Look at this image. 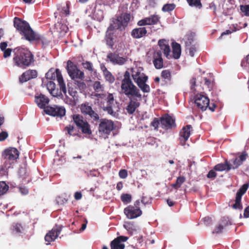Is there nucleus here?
Wrapping results in <instances>:
<instances>
[{
	"label": "nucleus",
	"mask_w": 249,
	"mask_h": 249,
	"mask_svg": "<svg viewBox=\"0 0 249 249\" xmlns=\"http://www.w3.org/2000/svg\"><path fill=\"white\" fill-rule=\"evenodd\" d=\"M14 25L25 39L30 42L36 41L37 43H41L43 45L47 43L46 39L35 32L27 21L15 17L14 19Z\"/></svg>",
	"instance_id": "f257e3e1"
},
{
	"label": "nucleus",
	"mask_w": 249,
	"mask_h": 249,
	"mask_svg": "<svg viewBox=\"0 0 249 249\" xmlns=\"http://www.w3.org/2000/svg\"><path fill=\"white\" fill-rule=\"evenodd\" d=\"M131 18V15L128 13H122L112 21L113 23L107 28L105 40L107 45L112 48L114 45L113 33L112 32L118 29L123 31L127 26Z\"/></svg>",
	"instance_id": "f03ea898"
},
{
	"label": "nucleus",
	"mask_w": 249,
	"mask_h": 249,
	"mask_svg": "<svg viewBox=\"0 0 249 249\" xmlns=\"http://www.w3.org/2000/svg\"><path fill=\"white\" fill-rule=\"evenodd\" d=\"M13 52V60L16 66L25 69L34 63V56L28 49L18 47L15 48Z\"/></svg>",
	"instance_id": "7ed1b4c3"
},
{
	"label": "nucleus",
	"mask_w": 249,
	"mask_h": 249,
	"mask_svg": "<svg viewBox=\"0 0 249 249\" xmlns=\"http://www.w3.org/2000/svg\"><path fill=\"white\" fill-rule=\"evenodd\" d=\"M121 92L128 98H136L140 101L142 95L139 88L133 83L131 77L130 73L128 71L124 72L121 81Z\"/></svg>",
	"instance_id": "20e7f679"
},
{
	"label": "nucleus",
	"mask_w": 249,
	"mask_h": 249,
	"mask_svg": "<svg viewBox=\"0 0 249 249\" xmlns=\"http://www.w3.org/2000/svg\"><path fill=\"white\" fill-rule=\"evenodd\" d=\"M94 96L97 98V104L104 111L113 116H115L116 112L113 110V107L116 101L112 93H96Z\"/></svg>",
	"instance_id": "39448f33"
},
{
	"label": "nucleus",
	"mask_w": 249,
	"mask_h": 249,
	"mask_svg": "<svg viewBox=\"0 0 249 249\" xmlns=\"http://www.w3.org/2000/svg\"><path fill=\"white\" fill-rule=\"evenodd\" d=\"M18 156L19 152L16 148L9 147L5 149L1 156V161L4 167L6 169L10 168L16 162Z\"/></svg>",
	"instance_id": "423d86ee"
},
{
	"label": "nucleus",
	"mask_w": 249,
	"mask_h": 249,
	"mask_svg": "<svg viewBox=\"0 0 249 249\" xmlns=\"http://www.w3.org/2000/svg\"><path fill=\"white\" fill-rule=\"evenodd\" d=\"M45 77L48 79L52 80H57L58 84L59 86L60 92H62L64 94L67 92V89L65 83L64 81L61 72L58 69L55 70L51 69L46 73Z\"/></svg>",
	"instance_id": "0eeeda50"
},
{
	"label": "nucleus",
	"mask_w": 249,
	"mask_h": 249,
	"mask_svg": "<svg viewBox=\"0 0 249 249\" xmlns=\"http://www.w3.org/2000/svg\"><path fill=\"white\" fill-rule=\"evenodd\" d=\"M140 200H137L133 205H130L124 209V213L128 219H134L142 214L140 209Z\"/></svg>",
	"instance_id": "6e6552de"
},
{
	"label": "nucleus",
	"mask_w": 249,
	"mask_h": 249,
	"mask_svg": "<svg viewBox=\"0 0 249 249\" xmlns=\"http://www.w3.org/2000/svg\"><path fill=\"white\" fill-rule=\"evenodd\" d=\"M67 70L69 76L73 80H83L85 78L84 72L71 60L67 62Z\"/></svg>",
	"instance_id": "1a4fd4ad"
},
{
	"label": "nucleus",
	"mask_w": 249,
	"mask_h": 249,
	"mask_svg": "<svg viewBox=\"0 0 249 249\" xmlns=\"http://www.w3.org/2000/svg\"><path fill=\"white\" fill-rule=\"evenodd\" d=\"M115 128L114 122L106 119H101L99 124L98 131L102 135H108Z\"/></svg>",
	"instance_id": "9d476101"
},
{
	"label": "nucleus",
	"mask_w": 249,
	"mask_h": 249,
	"mask_svg": "<svg viewBox=\"0 0 249 249\" xmlns=\"http://www.w3.org/2000/svg\"><path fill=\"white\" fill-rule=\"evenodd\" d=\"M44 111L49 115L60 118L64 116L66 114L65 107L56 105L48 106Z\"/></svg>",
	"instance_id": "9b49d317"
},
{
	"label": "nucleus",
	"mask_w": 249,
	"mask_h": 249,
	"mask_svg": "<svg viewBox=\"0 0 249 249\" xmlns=\"http://www.w3.org/2000/svg\"><path fill=\"white\" fill-rule=\"evenodd\" d=\"M195 103L197 107L201 110L205 111L210 104L209 98L202 94H197L195 97Z\"/></svg>",
	"instance_id": "f8f14e48"
},
{
	"label": "nucleus",
	"mask_w": 249,
	"mask_h": 249,
	"mask_svg": "<svg viewBox=\"0 0 249 249\" xmlns=\"http://www.w3.org/2000/svg\"><path fill=\"white\" fill-rule=\"evenodd\" d=\"M131 76L134 82L137 85L145 81L148 80V76L146 75L139 68H131L130 70Z\"/></svg>",
	"instance_id": "ddd939ff"
},
{
	"label": "nucleus",
	"mask_w": 249,
	"mask_h": 249,
	"mask_svg": "<svg viewBox=\"0 0 249 249\" xmlns=\"http://www.w3.org/2000/svg\"><path fill=\"white\" fill-rule=\"evenodd\" d=\"M81 111L85 115H88L94 121L99 120L98 114L94 111L92 107L88 103L82 104L80 107Z\"/></svg>",
	"instance_id": "4468645a"
},
{
	"label": "nucleus",
	"mask_w": 249,
	"mask_h": 249,
	"mask_svg": "<svg viewBox=\"0 0 249 249\" xmlns=\"http://www.w3.org/2000/svg\"><path fill=\"white\" fill-rule=\"evenodd\" d=\"M62 227L61 226H56L50 231L45 236V240L47 242V245L50 244L51 242L54 241L62 231Z\"/></svg>",
	"instance_id": "2eb2a0df"
},
{
	"label": "nucleus",
	"mask_w": 249,
	"mask_h": 249,
	"mask_svg": "<svg viewBox=\"0 0 249 249\" xmlns=\"http://www.w3.org/2000/svg\"><path fill=\"white\" fill-rule=\"evenodd\" d=\"M162 128L168 130L176 126L175 120L168 114H165L160 118Z\"/></svg>",
	"instance_id": "dca6fc26"
},
{
	"label": "nucleus",
	"mask_w": 249,
	"mask_h": 249,
	"mask_svg": "<svg viewBox=\"0 0 249 249\" xmlns=\"http://www.w3.org/2000/svg\"><path fill=\"white\" fill-rule=\"evenodd\" d=\"M192 128V125L188 124L183 127L179 132V137L178 140L180 144L185 146L186 142L188 140L191 134V129Z\"/></svg>",
	"instance_id": "f3484780"
},
{
	"label": "nucleus",
	"mask_w": 249,
	"mask_h": 249,
	"mask_svg": "<svg viewBox=\"0 0 249 249\" xmlns=\"http://www.w3.org/2000/svg\"><path fill=\"white\" fill-rule=\"evenodd\" d=\"M107 57L114 65H122L127 60V58L119 56L118 54L113 53H108Z\"/></svg>",
	"instance_id": "a211bd4d"
},
{
	"label": "nucleus",
	"mask_w": 249,
	"mask_h": 249,
	"mask_svg": "<svg viewBox=\"0 0 249 249\" xmlns=\"http://www.w3.org/2000/svg\"><path fill=\"white\" fill-rule=\"evenodd\" d=\"M229 225H231V223L229 218L226 217H222L215 226L212 233L216 234L221 233L224 229Z\"/></svg>",
	"instance_id": "6ab92c4d"
},
{
	"label": "nucleus",
	"mask_w": 249,
	"mask_h": 249,
	"mask_svg": "<svg viewBox=\"0 0 249 249\" xmlns=\"http://www.w3.org/2000/svg\"><path fill=\"white\" fill-rule=\"evenodd\" d=\"M158 44L165 57L168 59H171V49L167 40L164 39H160Z\"/></svg>",
	"instance_id": "aec40b11"
},
{
	"label": "nucleus",
	"mask_w": 249,
	"mask_h": 249,
	"mask_svg": "<svg viewBox=\"0 0 249 249\" xmlns=\"http://www.w3.org/2000/svg\"><path fill=\"white\" fill-rule=\"evenodd\" d=\"M128 237L124 236H120L115 238L110 243V249H124V244L122 242H125Z\"/></svg>",
	"instance_id": "412c9836"
},
{
	"label": "nucleus",
	"mask_w": 249,
	"mask_h": 249,
	"mask_svg": "<svg viewBox=\"0 0 249 249\" xmlns=\"http://www.w3.org/2000/svg\"><path fill=\"white\" fill-rule=\"evenodd\" d=\"M37 76V72L35 70H29L23 72L19 78V82L23 83Z\"/></svg>",
	"instance_id": "4be33fe9"
},
{
	"label": "nucleus",
	"mask_w": 249,
	"mask_h": 249,
	"mask_svg": "<svg viewBox=\"0 0 249 249\" xmlns=\"http://www.w3.org/2000/svg\"><path fill=\"white\" fill-rule=\"evenodd\" d=\"M160 18L158 15H154L139 20L137 24L140 26L154 25L160 21Z\"/></svg>",
	"instance_id": "5701e85b"
},
{
	"label": "nucleus",
	"mask_w": 249,
	"mask_h": 249,
	"mask_svg": "<svg viewBox=\"0 0 249 249\" xmlns=\"http://www.w3.org/2000/svg\"><path fill=\"white\" fill-rule=\"evenodd\" d=\"M129 102L125 109L129 115L133 114L140 105V102L135 98H128Z\"/></svg>",
	"instance_id": "b1692460"
},
{
	"label": "nucleus",
	"mask_w": 249,
	"mask_h": 249,
	"mask_svg": "<svg viewBox=\"0 0 249 249\" xmlns=\"http://www.w3.org/2000/svg\"><path fill=\"white\" fill-rule=\"evenodd\" d=\"M153 63L157 69H160L163 67V60L161 51H158L154 53Z\"/></svg>",
	"instance_id": "393cba45"
},
{
	"label": "nucleus",
	"mask_w": 249,
	"mask_h": 249,
	"mask_svg": "<svg viewBox=\"0 0 249 249\" xmlns=\"http://www.w3.org/2000/svg\"><path fill=\"white\" fill-rule=\"evenodd\" d=\"M35 101L39 108L45 109L47 107L46 105L49 102V99L44 95L40 93L38 95L35 96Z\"/></svg>",
	"instance_id": "a878e982"
},
{
	"label": "nucleus",
	"mask_w": 249,
	"mask_h": 249,
	"mask_svg": "<svg viewBox=\"0 0 249 249\" xmlns=\"http://www.w3.org/2000/svg\"><path fill=\"white\" fill-rule=\"evenodd\" d=\"M172 54H171L172 58L175 59H178L181 55V46L180 45L176 42H173L172 43Z\"/></svg>",
	"instance_id": "bb28decb"
},
{
	"label": "nucleus",
	"mask_w": 249,
	"mask_h": 249,
	"mask_svg": "<svg viewBox=\"0 0 249 249\" xmlns=\"http://www.w3.org/2000/svg\"><path fill=\"white\" fill-rule=\"evenodd\" d=\"M24 231V228L21 224L18 223H13L10 227V231L12 235H20Z\"/></svg>",
	"instance_id": "cd10ccee"
},
{
	"label": "nucleus",
	"mask_w": 249,
	"mask_h": 249,
	"mask_svg": "<svg viewBox=\"0 0 249 249\" xmlns=\"http://www.w3.org/2000/svg\"><path fill=\"white\" fill-rule=\"evenodd\" d=\"M147 30L145 27L134 29L131 32V36L134 38H140L145 36Z\"/></svg>",
	"instance_id": "c85d7f7f"
},
{
	"label": "nucleus",
	"mask_w": 249,
	"mask_h": 249,
	"mask_svg": "<svg viewBox=\"0 0 249 249\" xmlns=\"http://www.w3.org/2000/svg\"><path fill=\"white\" fill-rule=\"evenodd\" d=\"M101 69L103 71V75L105 80L110 84L113 83L115 81L114 76L109 71H108L105 65H101Z\"/></svg>",
	"instance_id": "c756f323"
},
{
	"label": "nucleus",
	"mask_w": 249,
	"mask_h": 249,
	"mask_svg": "<svg viewBox=\"0 0 249 249\" xmlns=\"http://www.w3.org/2000/svg\"><path fill=\"white\" fill-rule=\"evenodd\" d=\"M47 89L50 93L54 97H57L61 94L57 89H55V84L53 81H50L48 82L46 85Z\"/></svg>",
	"instance_id": "7c9ffc66"
},
{
	"label": "nucleus",
	"mask_w": 249,
	"mask_h": 249,
	"mask_svg": "<svg viewBox=\"0 0 249 249\" xmlns=\"http://www.w3.org/2000/svg\"><path fill=\"white\" fill-rule=\"evenodd\" d=\"M213 169L217 171H229L231 169V165L229 163L227 160H226L224 163L216 164L214 167Z\"/></svg>",
	"instance_id": "2f4dec72"
},
{
	"label": "nucleus",
	"mask_w": 249,
	"mask_h": 249,
	"mask_svg": "<svg viewBox=\"0 0 249 249\" xmlns=\"http://www.w3.org/2000/svg\"><path fill=\"white\" fill-rule=\"evenodd\" d=\"M77 128L80 129L84 134L88 135H90L92 134V130L90 128V125L86 120H85L81 125L77 127Z\"/></svg>",
	"instance_id": "473e14b6"
},
{
	"label": "nucleus",
	"mask_w": 249,
	"mask_h": 249,
	"mask_svg": "<svg viewBox=\"0 0 249 249\" xmlns=\"http://www.w3.org/2000/svg\"><path fill=\"white\" fill-rule=\"evenodd\" d=\"M195 34L193 33H191L187 34L183 38V40L185 42V45L186 46H189L192 44V42H193L195 38Z\"/></svg>",
	"instance_id": "72a5a7b5"
},
{
	"label": "nucleus",
	"mask_w": 249,
	"mask_h": 249,
	"mask_svg": "<svg viewBox=\"0 0 249 249\" xmlns=\"http://www.w3.org/2000/svg\"><path fill=\"white\" fill-rule=\"evenodd\" d=\"M72 118L77 127L81 125L85 120L84 119L83 117L80 114H74L72 116Z\"/></svg>",
	"instance_id": "f704fd0d"
},
{
	"label": "nucleus",
	"mask_w": 249,
	"mask_h": 249,
	"mask_svg": "<svg viewBox=\"0 0 249 249\" xmlns=\"http://www.w3.org/2000/svg\"><path fill=\"white\" fill-rule=\"evenodd\" d=\"M147 80H145L138 84V87L141 89L143 92H149L150 91V88L148 85L146 84Z\"/></svg>",
	"instance_id": "c9c22d12"
},
{
	"label": "nucleus",
	"mask_w": 249,
	"mask_h": 249,
	"mask_svg": "<svg viewBox=\"0 0 249 249\" xmlns=\"http://www.w3.org/2000/svg\"><path fill=\"white\" fill-rule=\"evenodd\" d=\"M185 178L183 176H180L177 178L175 183L173 184L172 186L175 189H178L181 186L182 184L185 181Z\"/></svg>",
	"instance_id": "e433bc0d"
},
{
	"label": "nucleus",
	"mask_w": 249,
	"mask_h": 249,
	"mask_svg": "<svg viewBox=\"0 0 249 249\" xmlns=\"http://www.w3.org/2000/svg\"><path fill=\"white\" fill-rule=\"evenodd\" d=\"M176 7V5L174 3H167L163 6L162 11L164 12H169L174 10Z\"/></svg>",
	"instance_id": "4c0bfd02"
},
{
	"label": "nucleus",
	"mask_w": 249,
	"mask_h": 249,
	"mask_svg": "<svg viewBox=\"0 0 249 249\" xmlns=\"http://www.w3.org/2000/svg\"><path fill=\"white\" fill-rule=\"evenodd\" d=\"M161 77L162 78L168 81L171 80V72L169 70H163L161 72Z\"/></svg>",
	"instance_id": "58836bf2"
},
{
	"label": "nucleus",
	"mask_w": 249,
	"mask_h": 249,
	"mask_svg": "<svg viewBox=\"0 0 249 249\" xmlns=\"http://www.w3.org/2000/svg\"><path fill=\"white\" fill-rule=\"evenodd\" d=\"M64 130L67 132V133L69 136H76L78 134L76 133H74V127L73 125L69 124L66 126L64 128Z\"/></svg>",
	"instance_id": "ea45409f"
},
{
	"label": "nucleus",
	"mask_w": 249,
	"mask_h": 249,
	"mask_svg": "<svg viewBox=\"0 0 249 249\" xmlns=\"http://www.w3.org/2000/svg\"><path fill=\"white\" fill-rule=\"evenodd\" d=\"M121 199L124 203L127 204L131 201L132 196L128 194H123L121 196Z\"/></svg>",
	"instance_id": "a19ab883"
},
{
	"label": "nucleus",
	"mask_w": 249,
	"mask_h": 249,
	"mask_svg": "<svg viewBox=\"0 0 249 249\" xmlns=\"http://www.w3.org/2000/svg\"><path fill=\"white\" fill-rule=\"evenodd\" d=\"M83 80H75L74 82L75 85L81 90H84L87 88L86 84Z\"/></svg>",
	"instance_id": "79ce46f5"
},
{
	"label": "nucleus",
	"mask_w": 249,
	"mask_h": 249,
	"mask_svg": "<svg viewBox=\"0 0 249 249\" xmlns=\"http://www.w3.org/2000/svg\"><path fill=\"white\" fill-rule=\"evenodd\" d=\"M93 88L95 91L100 92L103 91L104 87L99 81H95L93 85Z\"/></svg>",
	"instance_id": "37998d69"
},
{
	"label": "nucleus",
	"mask_w": 249,
	"mask_h": 249,
	"mask_svg": "<svg viewBox=\"0 0 249 249\" xmlns=\"http://www.w3.org/2000/svg\"><path fill=\"white\" fill-rule=\"evenodd\" d=\"M82 65L83 66V68L87 70H88L90 72H92L93 71L94 69L93 67L92 63L89 61H86L84 62H83L82 63Z\"/></svg>",
	"instance_id": "c03bdc74"
},
{
	"label": "nucleus",
	"mask_w": 249,
	"mask_h": 249,
	"mask_svg": "<svg viewBox=\"0 0 249 249\" xmlns=\"http://www.w3.org/2000/svg\"><path fill=\"white\" fill-rule=\"evenodd\" d=\"M189 5L191 6L201 7L202 4L200 0H186Z\"/></svg>",
	"instance_id": "a18cd8bd"
},
{
	"label": "nucleus",
	"mask_w": 249,
	"mask_h": 249,
	"mask_svg": "<svg viewBox=\"0 0 249 249\" xmlns=\"http://www.w3.org/2000/svg\"><path fill=\"white\" fill-rule=\"evenodd\" d=\"M8 186L4 181L0 182V196L3 195L8 189Z\"/></svg>",
	"instance_id": "49530a36"
},
{
	"label": "nucleus",
	"mask_w": 249,
	"mask_h": 249,
	"mask_svg": "<svg viewBox=\"0 0 249 249\" xmlns=\"http://www.w3.org/2000/svg\"><path fill=\"white\" fill-rule=\"evenodd\" d=\"M68 199L64 197L63 196H58L56 197L55 201L58 205H64L66 203Z\"/></svg>",
	"instance_id": "de8ad7c7"
},
{
	"label": "nucleus",
	"mask_w": 249,
	"mask_h": 249,
	"mask_svg": "<svg viewBox=\"0 0 249 249\" xmlns=\"http://www.w3.org/2000/svg\"><path fill=\"white\" fill-rule=\"evenodd\" d=\"M153 236H154L153 234H151L150 235H147L145 237V243L146 245H148L154 243L155 240Z\"/></svg>",
	"instance_id": "09e8293b"
},
{
	"label": "nucleus",
	"mask_w": 249,
	"mask_h": 249,
	"mask_svg": "<svg viewBox=\"0 0 249 249\" xmlns=\"http://www.w3.org/2000/svg\"><path fill=\"white\" fill-rule=\"evenodd\" d=\"M203 81L204 82V84L209 89H212L213 85V79L210 78L209 79L207 77L203 78Z\"/></svg>",
	"instance_id": "8fccbe9b"
},
{
	"label": "nucleus",
	"mask_w": 249,
	"mask_h": 249,
	"mask_svg": "<svg viewBox=\"0 0 249 249\" xmlns=\"http://www.w3.org/2000/svg\"><path fill=\"white\" fill-rule=\"evenodd\" d=\"M160 122V119L159 120L158 118H155L151 123V126L154 127L155 130H158Z\"/></svg>",
	"instance_id": "3c124183"
},
{
	"label": "nucleus",
	"mask_w": 249,
	"mask_h": 249,
	"mask_svg": "<svg viewBox=\"0 0 249 249\" xmlns=\"http://www.w3.org/2000/svg\"><path fill=\"white\" fill-rule=\"evenodd\" d=\"M70 6L69 4L67 3L66 5L64 6L61 9V13L62 15H65V16H68L70 14Z\"/></svg>",
	"instance_id": "603ef678"
},
{
	"label": "nucleus",
	"mask_w": 249,
	"mask_h": 249,
	"mask_svg": "<svg viewBox=\"0 0 249 249\" xmlns=\"http://www.w3.org/2000/svg\"><path fill=\"white\" fill-rule=\"evenodd\" d=\"M249 188V184L248 183L244 184L242 187L238 190L237 193L243 195L247 191Z\"/></svg>",
	"instance_id": "864d4df0"
},
{
	"label": "nucleus",
	"mask_w": 249,
	"mask_h": 249,
	"mask_svg": "<svg viewBox=\"0 0 249 249\" xmlns=\"http://www.w3.org/2000/svg\"><path fill=\"white\" fill-rule=\"evenodd\" d=\"M242 163L238 160V158H236L233 161V164L231 165V169H237Z\"/></svg>",
	"instance_id": "5fc2aeb1"
},
{
	"label": "nucleus",
	"mask_w": 249,
	"mask_h": 249,
	"mask_svg": "<svg viewBox=\"0 0 249 249\" xmlns=\"http://www.w3.org/2000/svg\"><path fill=\"white\" fill-rule=\"evenodd\" d=\"M240 10L245 16H249V5H241Z\"/></svg>",
	"instance_id": "6e6d98bb"
},
{
	"label": "nucleus",
	"mask_w": 249,
	"mask_h": 249,
	"mask_svg": "<svg viewBox=\"0 0 249 249\" xmlns=\"http://www.w3.org/2000/svg\"><path fill=\"white\" fill-rule=\"evenodd\" d=\"M127 175V172L125 169H122L119 172V176L121 178H125Z\"/></svg>",
	"instance_id": "4d7b16f0"
},
{
	"label": "nucleus",
	"mask_w": 249,
	"mask_h": 249,
	"mask_svg": "<svg viewBox=\"0 0 249 249\" xmlns=\"http://www.w3.org/2000/svg\"><path fill=\"white\" fill-rule=\"evenodd\" d=\"M12 50V49L8 48L2 51L3 52V57L5 58L9 57L11 55Z\"/></svg>",
	"instance_id": "13d9d810"
},
{
	"label": "nucleus",
	"mask_w": 249,
	"mask_h": 249,
	"mask_svg": "<svg viewBox=\"0 0 249 249\" xmlns=\"http://www.w3.org/2000/svg\"><path fill=\"white\" fill-rule=\"evenodd\" d=\"M216 175L217 174L215 173V172L213 170H212L208 172L207 177L209 178H214L216 177Z\"/></svg>",
	"instance_id": "bf43d9fd"
},
{
	"label": "nucleus",
	"mask_w": 249,
	"mask_h": 249,
	"mask_svg": "<svg viewBox=\"0 0 249 249\" xmlns=\"http://www.w3.org/2000/svg\"><path fill=\"white\" fill-rule=\"evenodd\" d=\"M8 136L7 132L5 131H2L0 133V141H4Z\"/></svg>",
	"instance_id": "052dcab7"
},
{
	"label": "nucleus",
	"mask_w": 249,
	"mask_h": 249,
	"mask_svg": "<svg viewBox=\"0 0 249 249\" xmlns=\"http://www.w3.org/2000/svg\"><path fill=\"white\" fill-rule=\"evenodd\" d=\"M232 208L235 209L242 210L243 207L241 204V202L235 201V203L233 205Z\"/></svg>",
	"instance_id": "680f3d73"
},
{
	"label": "nucleus",
	"mask_w": 249,
	"mask_h": 249,
	"mask_svg": "<svg viewBox=\"0 0 249 249\" xmlns=\"http://www.w3.org/2000/svg\"><path fill=\"white\" fill-rule=\"evenodd\" d=\"M189 54L192 57L194 56L195 53L196 52V48L195 45L191 46L189 49Z\"/></svg>",
	"instance_id": "e2e57ef3"
},
{
	"label": "nucleus",
	"mask_w": 249,
	"mask_h": 249,
	"mask_svg": "<svg viewBox=\"0 0 249 249\" xmlns=\"http://www.w3.org/2000/svg\"><path fill=\"white\" fill-rule=\"evenodd\" d=\"M247 154L245 152L242 153V154L238 158V160L242 163L243 161L246 160L247 157Z\"/></svg>",
	"instance_id": "0e129e2a"
},
{
	"label": "nucleus",
	"mask_w": 249,
	"mask_h": 249,
	"mask_svg": "<svg viewBox=\"0 0 249 249\" xmlns=\"http://www.w3.org/2000/svg\"><path fill=\"white\" fill-rule=\"evenodd\" d=\"M202 220L204 224L207 226L209 225L212 223V219L209 217H205L203 218Z\"/></svg>",
	"instance_id": "69168bd1"
},
{
	"label": "nucleus",
	"mask_w": 249,
	"mask_h": 249,
	"mask_svg": "<svg viewBox=\"0 0 249 249\" xmlns=\"http://www.w3.org/2000/svg\"><path fill=\"white\" fill-rule=\"evenodd\" d=\"M141 202L145 205L149 203V199L146 196H142L141 199Z\"/></svg>",
	"instance_id": "338daca9"
},
{
	"label": "nucleus",
	"mask_w": 249,
	"mask_h": 249,
	"mask_svg": "<svg viewBox=\"0 0 249 249\" xmlns=\"http://www.w3.org/2000/svg\"><path fill=\"white\" fill-rule=\"evenodd\" d=\"M244 216L245 218H248L249 217V205L244 210Z\"/></svg>",
	"instance_id": "774afa93"
}]
</instances>
